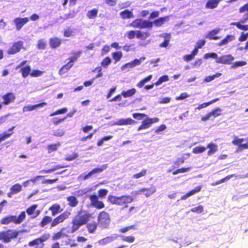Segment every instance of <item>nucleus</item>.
I'll use <instances>...</instances> for the list:
<instances>
[{
    "label": "nucleus",
    "mask_w": 248,
    "mask_h": 248,
    "mask_svg": "<svg viewBox=\"0 0 248 248\" xmlns=\"http://www.w3.org/2000/svg\"><path fill=\"white\" fill-rule=\"evenodd\" d=\"M92 214L87 211H79L77 215L72 220L71 232L74 233L78 231L80 227L86 224V228L89 233H94L97 230L98 224L95 221L88 223L91 218H93Z\"/></svg>",
    "instance_id": "f257e3e1"
},
{
    "label": "nucleus",
    "mask_w": 248,
    "mask_h": 248,
    "mask_svg": "<svg viewBox=\"0 0 248 248\" xmlns=\"http://www.w3.org/2000/svg\"><path fill=\"white\" fill-rule=\"evenodd\" d=\"M108 190L106 189H100L98 191V195L92 194L89 196L91 204L97 209H101L105 207L104 202L99 200V198H104L108 193Z\"/></svg>",
    "instance_id": "f03ea898"
},
{
    "label": "nucleus",
    "mask_w": 248,
    "mask_h": 248,
    "mask_svg": "<svg viewBox=\"0 0 248 248\" xmlns=\"http://www.w3.org/2000/svg\"><path fill=\"white\" fill-rule=\"evenodd\" d=\"M133 198L130 195H123L117 197L113 195H109L108 197V201L112 204L123 206L125 205L127 207V204L130 203L133 201Z\"/></svg>",
    "instance_id": "7ed1b4c3"
},
{
    "label": "nucleus",
    "mask_w": 248,
    "mask_h": 248,
    "mask_svg": "<svg viewBox=\"0 0 248 248\" xmlns=\"http://www.w3.org/2000/svg\"><path fill=\"white\" fill-rule=\"evenodd\" d=\"M49 234H44L40 237L34 239L28 243V246L33 248H43L45 244L44 242L49 238Z\"/></svg>",
    "instance_id": "20e7f679"
},
{
    "label": "nucleus",
    "mask_w": 248,
    "mask_h": 248,
    "mask_svg": "<svg viewBox=\"0 0 248 248\" xmlns=\"http://www.w3.org/2000/svg\"><path fill=\"white\" fill-rule=\"evenodd\" d=\"M97 221L100 228L103 229L108 228L110 222L109 214L105 211L100 212L97 217Z\"/></svg>",
    "instance_id": "39448f33"
},
{
    "label": "nucleus",
    "mask_w": 248,
    "mask_h": 248,
    "mask_svg": "<svg viewBox=\"0 0 248 248\" xmlns=\"http://www.w3.org/2000/svg\"><path fill=\"white\" fill-rule=\"evenodd\" d=\"M18 233V232L11 229L6 231L0 232V240L4 243H9L12 239L16 238Z\"/></svg>",
    "instance_id": "423d86ee"
},
{
    "label": "nucleus",
    "mask_w": 248,
    "mask_h": 248,
    "mask_svg": "<svg viewBox=\"0 0 248 248\" xmlns=\"http://www.w3.org/2000/svg\"><path fill=\"white\" fill-rule=\"evenodd\" d=\"M71 213L65 211L53 219V222L51 224L50 228H54L60 223H63L66 219H68L71 215Z\"/></svg>",
    "instance_id": "0eeeda50"
},
{
    "label": "nucleus",
    "mask_w": 248,
    "mask_h": 248,
    "mask_svg": "<svg viewBox=\"0 0 248 248\" xmlns=\"http://www.w3.org/2000/svg\"><path fill=\"white\" fill-rule=\"evenodd\" d=\"M159 121V119L157 117H155L153 118L146 117L141 123L140 125L138 128L137 130L138 131L150 128L152 125L155 123H157Z\"/></svg>",
    "instance_id": "6e6552de"
},
{
    "label": "nucleus",
    "mask_w": 248,
    "mask_h": 248,
    "mask_svg": "<svg viewBox=\"0 0 248 248\" xmlns=\"http://www.w3.org/2000/svg\"><path fill=\"white\" fill-rule=\"evenodd\" d=\"M24 46V43L22 41H18L13 43L11 46L7 50V53L9 55H14L22 49Z\"/></svg>",
    "instance_id": "1a4fd4ad"
},
{
    "label": "nucleus",
    "mask_w": 248,
    "mask_h": 248,
    "mask_svg": "<svg viewBox=\"0 0 248 248\" xmlns=\"http://www.w3.org/2000/svg\"><path fill=\"white\" fill-rule=\"evenodd\" d=\"M234 59V57L231 54L224 55L217 57L216 62L217 63L230 65L232 63Z\"/></svg>",
    "instance_id": "9d476101"
},
{
    "label": "nucleus",
    "mask_w": 248,
    "mask_h": 248,
    "mask_svg": "<svg viewBox=\"0 0 248 248\" xmlns=\"http://www.w3.org/2000/svg\"><path fill=\"white\" fill-rule=\"evenodd\" d=\"M1 98L3 100L2 104L7 106L14 103L16 100V97L15 93L10 92L7 93L1 96Z\"/></svg>",
    "instance_id": "9b49d317"
},
{
    "label": "nucleus",
    "mask_w": 248,
    "mask_h": 248,
    "mask_svg": "<svg viewBox=\"0 0 248 248\" xmlns=\"http://www.w3.org/2000/svg\"><path fill=\"white\" fill-rule=\"evenodd\" d=\"M29 21V18L28 17H16L14 19V22L15 24L16 29L17 31H20L22 28Z\"/></svg>",
    "instance_id": "f8f14e48"
},
{
    "label": "nucleus",
    "mask_w": 248,
    "mask_h": 248,
    "mask_svg": "<svg viewBox=\"0 0 248 248\" xmlns=\"http://www.w3.org/2000/svg\"><path fill=\"white\" fill-rule=\"evenodd\" d=\"M26 217L25 211L21 212L18 217L14 215L10 216L11 222H13L15 224H19L25 219Z\"/></svg>",
    "instance_id": "ddd939ff"
},
{
    "label": "nucleus",
    "mask_w": 248,
    "mask_h": 248,
    "mask_svg": "<svg viewBox=\"0 0 248 248\" xmlns=\"http://www.w3.org/2000/svg\"><path fill=\"white\" fill-rule=\"evenodd\" d=\"M22 186L19 183L16 184L12 186L10 189V191L7 193V196L9 198H12L14 195L17 194L22 191Z\"/></svg>",
    "instance_id": "4468645a"
},
{
    "label": "nucleus",
    "mask_w": 248,
    "mask_h": 248,
    "mask_svg": "<svg viewBox=\"0 0 248 248\" xmlns=\"http://www.w3.org/2000/svg\"><path fill=\"white\" fill-rule=\"evenodd\" d=\"M47 105V103L46 102H42L38 104H35L34 105H28L24 106L23 108V111L28 112L31 111L33 110H34L39 108H42Z\"/></svg>",
    "instance_id": "2eb2a0df"
},
{
    "label": "nucleus",
    "mask_w": 248,
    "mask_h": 248,
    "mask_svg": "<svg viewBox=\"0 0 248 248\" xmlns=\"http://www.w3.org/2000/svg\"><path fill=\"white\" fill-rule=\"evenodd\" d=\"M202 185H200L197 186H196L194 189L190 190L188 193H187L186 194L182 196L181 197V200H185L189 197L190 196H191L192 195H195V194L199 193L201 191L202 188Z\"/></svg>",
    "instance_id": "dca6fc26"
},
{
    "label": "nucleus",
    "mask_w": 248,
    "mask_h": 248,
    "mask_svg": "<svg viewBox=\"0 0 248 248\" xmlns=\"http://www.w3.org/2000/svg\"><path fill=\"white\" fill-rule=\"evenodd\" d=\"M50 47L52 49L59 47L62 44V40L58 37H52L49 40Z\"/></svg>",
    "instance_id": "f3484780"
},
{
    "label": "nucleus",
    "mask_w": 248,
    "mask_h": 248,
    "mask_svg": "<svg viewBox=\"0 0 248 248\" xmlns=\"http://www.w3.org/2000/svg\"><path fill=\"white\" fill-rule=\"evenodd\" d=\"M49 211L51 212V215L52 216H55L58 213H61L63 211L61 205L58 203H55L50 206L48 208Z\"/></svg>",
    "instance_id": "a211bd4d"
},
{
    "label": "nucleus",
    "mask_w": 248,
    "mask_h": 248,
    "mask_svg": "<svg viewBox=\"0 0 248 248\" xmlns=\"http://www.w3.org/2000/svg\"><path fill=\"white\" fill-rule=\"evenodd\" d=\"M52 222H53V218L51 217L45 216L39 223V226L41 228H45L48 224H52Z\"/></svg>",
    "instance_id": "6ab92c4d"
},
{
    "label": "nucleus",
    "mask_w": 248,
    "mask_h": 248,
    "mask_svg": "<svg viewBox=\"0 0 248 248\" xmlns=\"http://www.w3.org/2000/svg\"><path fill=\"white\" fill-rule=\"evenodd\" d=\"M160 37L164 39V41L159 45L160 47H167L169 45L171 35L170 33H163L160 34Z\"/></svg>",
    "instance_id": "aec40b11"
},
{
    "label": "nucleus",
    "mask_w": 248,
    "mask_h": 248,
    "mask_svg": "<svg viewBox=\"0 0 248 248\" xmlns=\"http://www.w3.org/2000/svg\"><path fill=\"white\" fill-rule=\"evenodd\" d=\"M222 0H208L206 2L205 7L207 9H214L217 8L219 3Z\"/></svg>",
    "instance_id": "412c9836"
},
{
    "label": "nucleus",
    "mask_w": 248,
    "mask_h": 248,
    "mask_svg": "<svg viewBox=\"0 0 248 248\" xmlns=\"http://www.w3.org/2000/svg\"><path fill=\"white\" fill-rule=\"evenodd\" d=\"M207 148L209 149L207 155L211 156L215 154L218 150V146L215 143L210 142L207 144Z\"/></svg>",
    "instance_id": "4be33fe9"
},
{
    "label": "nucleus",
    "mask_w": 248,
    "mask_h": 248,
    "mask_svg": "<svg viewBox=\"0 0 248 248\" xmlns=\"http://www.w3.org/2000/svg\"><path fill=\"white\" fill-rule=\"evenodd\" d=\"M137 121L129 118L127 119H121L118 121L116 124L118 125H132L136 124Z\"/></svg>",
    "instance_id": "5701e85b"
},
{
    "label": "nucleus",
    "mask_w": 248,
    "mask_h": 248,
    "mask_svg": "<svg viewBox=\"0 0 248 248\" xmlns=\"http://www.w3.org/2000/svg\"><path fill=\"white\" fill-rule=\"evenodd\" d=\"M220 29H216L210 31L206 36V38L209 40H217L220 39V37L217 36L219 32Z\"/></svg>",
    "instance_id": "b1692460"
},
{
    "label": "nucleus",
    "mask_w": 248,
    "mask_h": 248,
    "mask_svg": "<svg viewBox=\"0 0 248 248\" xmlns=\"http://www.w3.org/2000/svg\"><path fill=\"white\" fill-rule=\"evenodd\" d=\"M239 12L240 13H245L244 17L242 19V22H246L248 20V2L240 7Z\"/></svg>",
    "instance_id": "393cba45"
},
{
    "label": "nucleus",
    "mask_w": 248,
    "mask_h": 248,
    "mask_svg": "<svg viewBox=\"0 0 248 248\" xmlns=\"http://www.w3.org/2000/svg\"><path fill=\"white\" fill-rule=\"evenodd\" d=\"M66 200L68 202V205L70 207H74L77 206L78 203V201L74 196H70L66 198Z\"/></svg>",
    "instance_id": "a878e982"
},
{
    "label": "nucleus",
    "mask_w": 248,
    "mask_h": 248,
    "mask_svg": "<svg viewBox=\"0 0 248 248\" xmlns=\"http://www.w3.org/2000/svg\"><path fill=\"white\" fill-rule=\"evenodd\" d=\"M74 63L68 62L64 65L59 70V74L60 75H62L67 73L69 70L73 66Z\"/></svg>",
    "instance_id": "bb28decb"
},
{
    "label": "nucleus",
    "mask_w": 248,
    "mask_h": 248,
    "mask_svg": "<svg viewBox=\"0 0 248 248\" xmlns=\"http://www.w3.org/2000/svg\"><path fill=\"white\" fill-rule=\"evenodd\" d=\"M245 22H242V19L239 22H233L231 23V25L235 26L238 29L243 31H247L248 30V24L242 25V23Z\"/></svg>",
    "instance_id": "cd10ccee"
},
{
    "label": "nucleus",
    "mask_w": 248,
    "mask_h": 248,
    "mask_svg": "<svg viewBox=\"0 0 248 248\" xmlns=\"http://www.w3.org/2000/svg\"><path fill=\"white\" fill-rule=\"evenodd\" d=\"M120 15L122 19H129L133 18L134 15L132 12L128 10H125L120 12Z\"/></svg>",
    "instance_id": "c85d7f7f"
},
{
    "label": "nucleus",
    "mask_w": 248,
    "mask_h": 248,
    "mask_svg": "<svg viewBox=\"0 0 248 248\" xmlns=\"http://www.w3.org/2000/svg\"><path fill=\"white\" fill-rule=\"evenodd\" d=\"M136 93V90L135 88H132L127 91H123L121 93V95L126 98L133 96Z\"/></svg>",
    "instance_id": "c756f323"
},
{
    "label": "nucleus",
    "mask_w": 248,
    "mask_h": 248,
    "mask_svg": "<svg viewBox=\"0 0 248 248\" xmlns=\"http://www.w3.org/2000/svg\"><path fill=\"white\" fill-rule=\"evenodd\" d=\"M20 72L22 75V77L26 78L29 75H30L31 73V67L29 65L25 66L21 68Z\"/></svg>",
    "instance_id": "7c9ffc66"
},
{
    "label": "nucleus",
    "mask_w": 248,
    "mask_h": 248,
    "mask_svg": "<svg viewBox=\"0 0 248 248\" xmlns=\"http://www.w3.org/2000/svg\"><path fill=\"white\" fill-rule=\"evenodd\" d=\"M235 37L232 35H227L225 38L219 42L217 45L219 46H222L223 45H227L229 42L234 40Z\"/></svg>",
    "instance_id": "2f4dec72"
},
{
    "label": "nucleus",
    "mask_w": 248,
    "mask_h": 248,
    "mask_svg": "<svg viewBox=\"0 0 248 248\" xmlns=\"http://www.w3.org/2000/svg\"><path fill=\"white\" fill-rule=\"evenodd\" d=\"M67 167V166H62L61 165H58L54 166L53 168L48 169V170H43L40 171V172L43 174L48 173L53 171H55L59 169H62L65 167Z\"/></svg>",
    "instance_id": "473e14b6"
},
{
    "label": "nucleus",
    "mask_w": 248,
    "mask_h": 248,
    "mask_svg": "<svg viewBox=\"0 0 248 248\" xmlns=\"http://www.w3.org/2000/svg\"><path fill=\"white\" fill-rule=\"evenodd\" d=\"M150 34L149 32H141L140 30L137 31V35L136 37L138 39H140L141 40H144L146 39L148 37H149Z\"/></svg>",
    "instance_id": "72a5a7b5"
},
{
    "label": "nucleus",
    "mask_w": 248,
    "mask_h": 248,
    "mask_svg": "<svg viewBox=\"0 0 248 248\" xmlns=\"http://www.w3.org/2000/svg\"><path fill=\"white\" fill-rule=\"evenodd\" d=\"M15 128V126H14L9 129L8 131H10L11 133L4 132L2 134L0 135V143L10 137L13 134V130Z\"/></svg>",
    "instance_id": "f704fd0d"
},
{
    "label": "nucleus",
    "mask_w": 248,
    "mask_h": 248,
    "mask_svg": "<svg viewBox=\"0 0 248 248\" xmlns=\"http://www.w3.org/2000/svg\"><path fill=\"white\" fill-rule=\"evenodd\" d=\"M111 56L114 61V63H116L119 62L123 57V53L121 51L113 52L111 53Z\"/></svg>",
    "instance_id": "c9c22d12"
},
{
    "label": "nucleus",
    "mask_w": 248,
    "mask_h": 248,
    "mask_svg": "<svg viewBox=\"0 0 248 248\" xmlns=\"http://www.w3.org/2000/svg\"><path fill=\"white\" fill-rule=\"evenodd\" d=\"M60 145L61 144L60 142L48 144L47 146V150L48 153L50 154L53 152L57 151L58 147H59Z\"/></svg>",
    "instance_id": "e433bc0d"
},
{
    "label": "nucleus",
    "mask_w": 248,
    "mask_h": 248,
    "mask_svg": "<svg viewBox=\"0 0 248 248\" xmlns=\"http://www.w3.org/2000/svg\"><path fill=\"white\" fill-rule=\"evenodd\" d=\"M82 52L81 51H78L76 52H73L72 53V56L69 58V62L74 63L76 62L78 58L80 56Z\"/></svg>",
    "instance_id": "4c0bfd02"
},
{
    "label": "nucleus",
    "mask_w": 248,
    "mask_h": 248,
    "mask_svg": "<svg viewBox=\"0 0 248 248\" xmlns=\"http://www.w3.org/2000/svg\"><path fill=\"white\" fill-rule=\"evenodd\" d=\"M169 18L168 16H164L160 17L155 19L153 23H154L155 26L160 27L164 24L165 22Z\"/></svg>",
    "instance_id": "58836bf2"
},
{
    "label": "nucleus",
    "mask_w": 248,
    "mask_h": 248,
    "mask_svg": "<svg viewBox=\"0 0 248 248\" xmlns=\"http://www.w3.org/2000/svg\"><path fill=\"white\" fill-rule=\"evenodd\" d=\"M153 23L149 20H143L141 24V29H151L153 28Z\"/></svg>",
    "instance_id": "ea45409f"
},
{
    "label": "nucleus",
    "mask_w": 248,
    "mask_h": 248,
    "mask_svg": "<svg viewBox=\"0 0 248 248\" xmlns=\"http://www.w3.org/2000/svg\"><path fill=\"white\" fill-rule=\"evenodd\" d=\"M152 78L153 76L152 75L148 76L147 77L144 78L140 82H139L137 84V86L140 88H142L146 82L150 81L152 79Z\"/></svg>",
    "instance_id": "a19ab883"
},
{
    "label": "nucleus",
    "mask_w": 248,
    "mask_h": 248,
    "mask_svg": "<svg viewBox=\"0 0 248 248\" xmlns=\"http://www.w3.org/2000/svg\"><path fill=\"white\" fill-rule=\"evenodd\" d=\"M142 22V19H136L130 23V25L134 28H139L141 29Z\"/></svg>",
    "instance_id": "79ce46f5"
},
{
    "label": "nucleus",
    "mask_w": 248,
    "mask_h": 248,
    "mask_svg": "<svg viewBox=\"0 0 248 248\" xmlns=\"http://www.w3.org/2000/svg\"><path fill=\"white\" fill-rule=\"evenodd\" d=\"M233 175H234V174L227 175V176L224 177L223 178H222L217 182L212 183L211 185L212 186H216L220 184L221 183H225V182H227V181H228L229 179H230L231 178H232V177Z\"/></svg>",
    "instance_id": "37998d69"
},
{
    "label": "nucleus",
    "mask_w": 248,
    "mask_h": 248,
    "mask_svg": "<svg viewBox=\"0 0 248 248\" xmlns=\"http://www.w3.org/2000/svg\"><path fill=\"white\" fill-rule=\"evenodd\" d=\"M98 11L97 9H93L89 11L87 13V16L90 18L92 19L97 16Z\"/></svg>",
    "instance_id": "c03bdc74"
},
{
    "label": "nucleus",
    "mask_w": 248,
    "mask_h": 248,
    "mask_svg": "<svg viewBox=\"0 0 248 248\" xmlns=\"http://www.w3.org/2000/svg\"><path fill=\"white\" fill-rule=\"evenodd\" d=\"M218 100H219V98H216V99H214L208 102L203 103L202 104L199 105L197 108L198 109L200 110L202 108L207 107V106L210 105L211 104H212L215 102H216Z\"/></svg>",
    "instance_id": "a18cd8bd"
},
{
    "label": "nucleus",
    "mask_w": 248,
    "mask_h": 248,
    "mask_svg": "<svg viewBox=\"0 0 248 248\" xmlns=\"http://www.w3.org/2000/svg\"><path fill=\"white\" fill-rule=\"evenodd\" d=\"M206 150V147L202 146L195 147L192 149V153L195 154H198L203 153Z\"/></svg>",
    "instance_id": "49530a36"
},
{
    "label": "nucleus",
    "mask_w": 248,
    "mask_h": 248,
    "mask_svg": "<svg viewBox=\"0 0 248 248\" xmlns=\"http://www.w3.org/2000/svg\"><path fill=\"white\" fill-rule=\"evenodd\" d=\"M112 240V237L107 236L105 238L99 240L98 242L101 245H105L111 242Z\"/></svg>",
    "instance_id": "de8ad7c7"
},
{
    "label": "nucleus",
    "mask_w": 248,
    "mask_h": 248,
    "mask_svg": "<svg viewBox=\"0 0 248 248\" xmlns=\"http://www.w3.org/2000/svg\"><path fill=\"white\" fill-rule=\"evenodd\" d=\"M136 225H132L130 226H126L124 228H122L120 229L119 232L121 233H125L128 231L131 230H136Z\"/></svg>",
    "instance_id": "09e8293b"
},
{
    "label": "nucleus",
    "mask_w": 248,
    "mask_h": 248,
    "mask_svg": "<svg viewBox=\"0 0 248 248\" xmlns=\"http://www.w3.org/2000/svg\"><path fill=\"white\" fill-rule=\"evenodd\" d=\"M169 80V77L167 75H163L160 77L155 82L156 86L160 85L164 82L168 81Z\"/></svg>",
    "instance_id": "8fccbe9b"
},
{
    "label": "nucleus",
    "mask_w": 248,
    "mask_h": 248,
    "mask_svg": "<svg viewBox=\"0 0 248 248\" xmlns=\"http://www.w3.org/2000/svg\"><path fill=\"white\" fill-rule=\"evenodd\" d=\"M111 62V59L109 57H106L101 62V65L103 67H107Z\"/></svg>",
    "instance_id": "3c124183"
},
{
    "label": "nucleus",
    "mask_w": 248,
    "mask_h": 248,
    "mask_svg": "<svg viewBox=\"0 0 248 248\" xmlns=\"http://www.w3.org/2000/svg\"><path fill=\"white\" fill-rule=\"evenodd\" d=\"M221 74L220 73H217L215 75L206 77L204 81L207 82H210L214 80L216 78H218L221 76Z\"/></svg>",
    "instance_id": "603ef678"
},
{
    "label": "nucleus",
    "mask_w": 248,
    "mask_h": 248,
    "mask_svg": "<svg viewBox=\"0 0 248 248\" xmlns=\"http://www.w3.org/2000/svg\"><path fill=\"white\" fill-rule=\"evenodd\" d=\"M221 109L219 108H217L216 109L212 110L209 113L211 115V116H213L214 117H217L221 115Z\"/></svg>",
    "instance_id": "864d4df0"
},
{
    "label": "nucleus",
    "mask_w": 248,
    "mask_h": 248,
    "mask_svg": "<svg viewBox=\"0 0 248 248\" xmlns=\"http://www.w3.org/2000/svg\"><path fill=\"white\" fill-rule=\"evenodd\" d=\"M147 170L143 169L140 172L137 173L133 175V178L135 179H139L140 177H143L146 175Z\"/></svg>",
    "instance_id": "5fc2aeb1"
},
{
    "label": "nucleus",
    "mask_w": 248,
    "mask_h": 248,
    "mask_svg": "<svg viewBox=\"0 0 248 248\" xmlns=\"http://www.w3.org/2000/svg\"><path fill=\"white\" fill-rule=\"evenodd\" d=\"M147 115L145 113H134L132 114V117L138 120H141L145 117H147Z\"/></svg>",
    "instance_id": "6e6d98bb"
},
{
    "label": "nucleus",
    "mask_w": 248,
    "mask_h": 248,
    "mask_svg": "<svg viewBox=\"0 0 248 248\" xmlns=\"http://www.w3.org/2000/svg\"><path fill=\"white\" fill-rule=\"evenodd\" d=\"M37 207V204H33L26 210V212L28 215H32L34 214L36 209Z\"/></svg>",
    "instance_id": "4d7b16f0"
},
{
    "label": "nucleus",
    "mask_w": 248,
    "mask_h": 248,
    "mask_svg": "<svg viewBox=\"0 0 248 248\" xmlns=\"http://www.w3.org/2000/svg\"><path fill=\"white\" fill-rule=\"evenodd\" d=\"M44 73V71H41L39 70H33L31 73L30 76L31 77H38L41 76Z\"/></svg>",
    "instance_id": "13d9d810"
},
{
    "label": "nucleus",
    "mask_w": 248,
    "mask_h": 248,
    "mask_svg": "<svg viewBox=\"0 0 248 248\" xmlns=\"http://www.w3.org/2000/svg\"><path fill=\"white\" fill-rule=\"evenodd\" d=\"M66 118L67 117H64L62 118H58V117H55L52 119V122L54 125H57L63 122Z\"/></svg>",
    "instance_id": "bf43d9fd"
},
{
    "label": "nucleus",
    "mask_w": 248,
    "mask_h": 248,
    "mask_svg": "<svg viewBox=\"0 0 248 248\" xmlns=\"http://www.w3.org/2000/svg\"><path fill=\"white\" fill-rule=\"evenodd\" d=\"M247 62L245 61H236L232 63V68H234L238 67L245 66L247 64Z\"/></svg>",
    "instance_id": "052dcab7"
},
{
    "label": "nucleus",
    "mask_w": 248,
    "mask_h": 248,
    "mask_svg": "<svg viewBox=\"0 0 248 248\" xmlns=\"http://www.w3.org/2000/svg\"><path fill=\"white\" fill-rule=\"evenodd\" d=\"M122 238L123 241L130 243L134 242L135 240V237L132 235L122 236Z\"/></svg>",
    "instance_id": "680f3d73"
},
{
    "label": "nucleus",
    "mask_w": 248,
    "mask_h": 248,
    "mask_svg": "<svg viewBox=\"0 0 248 248\" xmlns=\"http://www.w3.org/2000/svg\"><path fill=\"white\" fill-rule=\"evenodd\" d=\"M67 111V109L66 108H63L61 109H58L53 113L50 114V116L58 115V114H61L66 113Z\"/></svg>",
    "instance_id": "e2e57ef3"
},
{
    "label": "nucleus",
    "mask_w": 248,
    "mask_h": 248,
    "mask_svg": "<svg viewBox=\"0 0 248 248\" xmlns=\"http://www.w3.org/2000/svg\"><path fill=\"white\" fill-rule=\"evenodd\" d=\"M127 37L129 39H132L136 37L137 31L131 30L126 32Z\"/></svg>",
    "instance_id": "0e129e2a"
},
{
    "label": "nucleus",
    "mask_w": 248,
    "mask_h": 248,
    "mask_svg": "<svg viewBox=\"0 0 248 248\" xmlns=\"http://www.w3.org/2000/svg\"><path fill=\"white\" fill-rule=\"evenodd\" d=\"M155 192V187L148 188L145 192V196L146 197H149Z\"/></svg>",
    "instance_id": "69168bd1"
},
{
    "label": "nucleus",
    "mask_w": 248,
    "mask_h": 248,
    "mask_svg": "<svg viewBox=\"0 0 248 248\" xmlns=\"http://www.w3.org/2000/svg\"><path fill=\"white\" fill-rule=\"evenodd\" d=\"M190 211L192 212L201 213L203 211V207L202 205H199L191 209Z\"/></svg>",
    "instance_id": "338daca9"
},
{
    "label": "nucleus",
    "mask_w": 248,
    "mask_h": 248,
    "mask_svg": "<svg viewBox=\"0 0 248 248\" xmlns=\"http://www.w3.org/2000/svg\"><path fill=\"white\" fill-rule=\"evenodd\" d=\"M209 58H212L213 59H217V55L216 53H207L204 55L203 58L205 59H207Z\"/></svg>",
    "instance_id": "774afa93"
}]
</instances>
